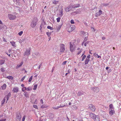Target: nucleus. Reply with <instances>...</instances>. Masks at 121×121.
Wrapping results in <instances>:
<instances>
[{
  "mask_svg": "<svg viewBox=\"0 0 121 121\" xmlns=\"http://www.w3.org/2000/svg\"><path fill=\"white\" fill-rule=\"evenodd\" d=\"M16 121H20L21 118V115L20 113L19 112H16Z\"/></svg>",
  "mask_w": 121,
  "mask_h": 121,
  "instance_id": "1",
  "label": "nucleus"
},
{
  "mask_svg": "<svg viewBox=\"0 0 121 121\" xmlns=\"http://www.w3.org/2000/svg\"><path fill=\"white\" fill-rule=\"evenodd\" d=\"M60 51L61 52H63L65 49V45L64 44H62L60 45Z\"/></svg>",
  "mask_w": 121,
  "mask_h": 121,
  "instance_id": "2",
  "label": "nucleus"
},
{
  "mask_svg": "<svg viewBox=\"0 0 121 121\" xmlns=\"http://www.w3.org/2000/svg\"><path fill=\"white\" fill-rule=\"evenodd\" d=\"M70 49L71 52H73L75 51V46L74 44H72L70 43Z\"/></svg>",
  "mask_w": 121,
  "mask_h": 121,
  "instance_id": "3",
  "label": "nucleus"
},
{
  "mask_svg": "<svg viewBox=\"0 0 121 121\" xmlns=\"http://www.w3.org/2000/svg\"><path fill=\"white\" fill-rule=\"evenodd\" d=\"M37 22L35 20H34L31 22L30 26L32 28L36 26Z\"/></svg>",
  "mask_w": 121,
  "mask_h": 121,
  "instance_id": "4",
  "label": "nucleus"
},
{
  "mask_svg": "<svg viewBox=\"0 0 121 121\" xmlns=\"http://www.w3.org/2000/svg\"><path fill=\"white\" fill-rule=\"evenodd\" d=\"M88 108L90 109V110L92 111H94L95 110V106L92 104H89L88 105Z\"/></svg>",
  "mask_w": 121,
  "mask_h": 121,
  "instance_id": "5",
  "label": "nucleus"
},
{
  "mask_svg": "<svg viewBox=\"0 0 121 121\" xmlns=\"http://www.w3.org/2000/svg\"><path fill=\"white\" fill-rule=\"evenodd\" d=\"M75 28V27L74 25H71L69 26V28L68 31L69 32H70L73 30Z\"/></svg>",
  "mask_w": 121,
  "mask_h": 121,
  "instance_id": "6",
  "label": "nucleus"
},
{
  "mask_svg": "<svg viewBox=\"0 0 121 121\" xmlns=\"http://www.w3.org/2000/svg\"><path fill=\"white\" fill-rule=\"evenodd\" d=\"M30 49H27L26 50V51L23 53L24 55H29L30 53Z\"/></svg>",
  "mask_w": 121,
  "mask_h": 121,
  "instance_id": "7",
  "label": "nucleus"
},
{
  "mask_svg": "<svg viewBox=\"0 0 121 121\" xmlns=\"http://www.w3.org/2000/svg\"><path fill=\"white\" fill-rule=\"evenodd\" d=\"M8 17L9 19L11 20H14L16 18V16H15L11 14H9Z\"/></svg>",
  "mask_w": 121,
  "mask_h": 121,
  "instance_id": "8",
  "label": "nucleus"
},
{
  "mask_svg": "<svg viewBox=\"0 0 121 121\" xmlns=\"http://www.w3.org/2000/svg\"><path fill=\"white\" fill-rule=\"evenodd\" d=\"M91 90L96 92H97L99 91V88L97 87H92L91 88Z\"/></svg>",
  "mask_w": 121,
  "mask_h": 121,
  "instance_id": "9",
  "label": "nucleus"
},
{
  "mask_svg": "<svg viewBox=\"0 0 121 121\" xmlns=\"http://www.w3.org/2000/svg\"><path fill=\"white\" fill-rule=\"evenodd\" d=\"M97 116L94 113H91L90 115V117L93 120L94 118H95V117H96V116Z\"/></svg>",
  "mask_w": 121,
  "mask_h": 121,
  "instance_id": "10",
  "label": "nucleus"
},
{
  "mask_svg": "<svg viewBox=\"0 0 121 121\" xmlns=\"http://www.w3.org/2000/svg\"><path fill=\"white\" fill-rule=\"evenodd\" d=\"M102 12L101 10H100L98 12L96 13L95 14V17H97L98 16H100L102 14Z\"/></svg>",
  "mask_w": 121,
  "mask_h": 121,
  "instance_id": "11",
  "label": "nucleus"
},
{
  "mask_svg": "<svg viewBox=\"0 0 121 121\" xmlns=\"http://www.w3.org/2000/svg\"><path fill=\"white\" fill-rule=\"evenodd\" d=\"M18 91V88L17 87H14L12 90L13 92L17 93Z\"/></svg>",
  "mask_w": 121,
  "mask_h": 121,
  "instance_id": "12",
  "label": "nucleus"
},
{
  "mask_svg": "<svg viewBox=\"0 0 121 121\" xmlns=\"http://www.w3.org/2000/svg\"><path fill=\"white\" fill-rule=\"evenodd\" d=\"M85 93L80 91L78 92L77 94L78 96H81L82 95H85Z\"/></svg>",
  "mask_w": 121,
  "mask_h": 121,
  "instance_id": "13",
  "label": "nucleus"
},
{
  "mask_svg": "<svg viewBox=\"0 0 121 121\" xmlns=\"http://www.w3.org/2000/svg\"><path fill=\"white\" fill-rule=\"evenodd\" d=\"M81 33L84 36H85H85L86 37V38L87 37L88 35V33L87 32H85L84 31H81Z\"/></svg>",
  "mask_w": 121,
  "mask_h": 121,
  "instance_id": "14",
  "label": "nucleus"
},
{
  "mask_svg": "<svg viewBox=\"0 0 121 121\" xmlns=\"http://www.w3.org/2000/svg\"><path fill=\"white\" fill-rule=\"evenodd\" d=\"M93 120L94 121H100V118L99 116L97 115L95 117Z\"/></svg>",
  "mask_w": 121,
  "mask_h": 121,
  "instance_id": "15",
  "label": "nucleus"
},
{
  "mask_svg": "<svg viewBox=\"0 0 121 121\" xmlns=\"http://www.w3.org/2000/svg\"><path fill=\"white\" fill-rule=\"evenodd\" d=\"M110 110V111L109 112V114L111 116L115 113V112L112 109H111V110Z\"/></svg>",
  "mask_w": 121,
  "mask_h": 121,
  "instance_id": "16",
  "label": "nucleus"
},
{
  "mask_svg": "<svg viewBox=\"0 0 121 121\" xmlns=\"http://www.w3.org/2000/svg\"><path fill=\"white\" fill-rule=\"evenodd\" d=\"M80 6V4H74L72 6V8H77L79 7Z\"/></svg>",
  "mask_w": 121,
  "mask_h": 121,
  "instance_id": "17",
  "label": "nucleus"
},
{
  "mask_svg": "<svg viewBox=\"0 0 121 121\" xmlns=\"http://www.w3.org/2000/svg\"><path fill=\"white\" fill-rule=\"evenodd\" d=\"M71 7L69 6L66 7L65 9V11L67 12H69L71 10Z\"/></svg>",
  "mask_w": 121,
  "mask_h": 121,
  "instance_id": "18",
  "label": "nucleus"
},
{
  "mask_svg": "<svg viewBox=\"0 0 121 121\" xmlns=\"http://www.w3.org/2000/svg\"><path fill=\"white\" fill-rule=\"evenodd\" d=\"M11 94L10 93H9L8 94L6 98V102L7 103L8 100L9 98L11 96Z\"/></svg>",
  "mask_w": 121,
  "mask_h": 121,
  "instance_id": "19",
  "label": "nucleus"
},
{
  "mask_svg": "<svg viewBox=\"0 0 121 121\" xmlns=\"http://www.w3.org/2000/svg\"><path fill=\"white\" fill-rule=\"evenodd\" d=\"M6 85L5 84H4L1 86L2 89L3 90H5L6 88Z\"/></svg>",
  "mask_w": 121,
  "mask_h": 121,
  "instance_id": "20",
  "label": "nucleus"
},
{
  "mask_svg": "<svg viewBox=\"0 0 121 121\" xmlns=\"http://www.w3.org/2000/svg\"><path fill=\"white\" fill-rule=\"evenodd\" d=\"M109 4L108 3H102L101 4V6L102 7H106Z\"/></svg>",
  "mask_w": 121,
  "mask_h": 121,
  "instance_id": "21",
  "label": "nucleus"
},
{
  "mask_svg": "<svg viewBox=\"0 0 121 121\" xmlns=\"http://www.w3.org/2000/svg\"><path fill=\"white\" fill-rule=\"evenodd\" d=\"M89 60V59H87V58H86L85 62V65H86L87 64Z\"/></svg>",
  "mask_w": 121,
  "mask_h": 121,
  "instance_id": "22",
  "label": "nucleus"
},
{
  "mask_svg": "<svg viewBox=\"0 0 121 121\" xmlns=\"http://www.w3.org/2000/svg\"><path fill=\"white\" fill-rule=\"evenodd\" d=\"M6 99L5 97L3 99V100L1 101V104H2V105H3L4 104L5 102V101Z\"/></svg>",
  "mask_w": 121,
  "mask_h": 121,
  "instance_id": "23",
  "label": "nucleus"
},
{
  "mask_svg": "<svg viewBox=\"0 0 121 121\" xmlns=\"http://www.w3.org/2000/svg\"><path fill=\"white\" fill-rule=\"evenodd\" d=\"M63 11L62 9L61 10H60L59 12V14L61 16H62L63 14Z\"/></svg>",
  "mask_w": 121,
  "mask_h": 121,
  "instance_id": "24",
  "label": "nucleus"
},
{
  "mask_svg": "<svg viewBox=\"0 0 121 121\" xmlns=\"http://www.w3.org/2000/svg\"><path fill=\"white\" fill-rule=\"evenodd\" d=\"M109 110H111V109H113L114 108L113 107V105L112 104H111L109 105Z\"/></svg>",
  "mask_w": 121,
  "mask_h": 121,
  "instance_id": "25",
  "label": "nucleus"
},
{
  "mask_svg": "<svg viewBox=\"0 0 121 121\" xmlns=\"http://www.w3.org/2000/svg\"><path fill=\"white\" fill-rule=\"evenodd\" d=\"M10 43L12 45L13 47H16L15 44V42L13 41H11Z\"/></svg>",
  "mask_w": 121,
  "mask_h": 121,
  "instance_id": "26",
  "label": "nucleus"
},
{
  "mask_svg": "<svg viewBox=\"0 0 121 121\" xmlns=\"http://www.w3.org/2000/svg\"><path fill=\"white\" fill-rule=\"evenodd\" d=\"M24 93H25L24 94L25 96L27 98L29 97V94L27 92H24Z\"/></svg>",
  "mask_w": 121,
  "mask_h": 121,
  "instance_id": "27",
  "label": "nucleus"
},
{
  "mask_svg": "<svg viewBox=\"0 0 121 121\" xmlns=\"http://www.w3.org/2000/svg\"><path fill=\"white\" fill-rule=\"evenodd\" d=\"M6 78L9 79H11V80H13V77L11 76H7Z\"/></svg>",
  "mask_w": 121,
  "mask_h": 121,
  "instance_id": "28",
  "label": "nucleus"
},
{
  "mask_svg": "<svg viewBox=\"0 0 121 121\" xmlns=\"http://www.w3.org/2000/svg\"><path fill=\"white\" fill-rule=\"evenodd\" d=\"M38 86V84H36L34 86V88L33 89L34 90H36L37 87Z\"/></svg>",
  "mask_w": 121,
  "mask_h": 121,
  "instance_id": "29",
  "label": "nucleus"
},
{
  "mask_svg": "<svg viewBox=\"0 0 121 121\" xmlns=\"http://www.w3.org/2000/svg\"><path fill=\"white\" fill-rule=\"evenodd\" d=\"M52 108L54 109H57L59 108H60V107H59V106H57L56 107H53Z\"/></svg>",
  "mask_w": 121,
  "mask_h": 121,
  "instance_id": "30",
  "label": "nucleus"
},
{
  "mask_svg": "<svg viewBox=\"0 0 121 121\" xmlns=\"http://www.w3.org/2000/svg\"><path fill=\"white\" fill-rule=\"evenodd\" d=\"M16 4L17 5H20V2H19V0H16Z\"/></svg>",
  "mask_w": 121,
  "mask_h": 121,
  "instance_id": "31",
  "label": "nucleus"
},
{
  "mask_svg": "<svg viewBox=\"0 0 121 121\" xmlns=\"http://www.w3.org/2000/svg\"><path fill=\"white\" fill-rule=\"evenodd\" d=\"M22 64H23V63L22 62L20 64V65H17V66L16 67V68H17L19 67H21L22 66Z\"/></svg>",
  "mask_w": 121,
  "mask_h": 121,
  "instance_id": "32",
  "label": "nucleus"
},
{
  "mask_svg": "<svg viewBox=\"0 0 121 121\" xmlns=\"http://www.w3.org/2000/svg\"><path fill=\"white\" fill-rule=\"evenodd\" d=\"M32 89V88L31 87L29 86L27 88V90L28 91H29L31 90Z\"/></svg>",
  "mask_w": 121,
  "mask_h": 121,
  "instance_id": "33",
  "label": "nucleus"
},
{
  "mask_svg": "<svg viewBox=\"0 0 121 121\" xmlns=\"http://www.w3.org/2000/svg\"><path fill=\"white\" fill-rule=\"evenodd\" d=\"M47 28L48 29H50L51 30H53V28L50 26H48L47 27Z\"/></svg>",
  "mask_w": 121,
  "mask_h": 121,
  "instance_id": "34",
  "label": "nucleus"
},
{
  "mask_svg": "<svg viewBox=\"0 0 121 121\" xmlns=\"http://www.w3.org/2000/svg\"><path fill=\"white\" fill-rule=\"evenodd\" d=\"M58 2H59L58 1H56V0H54L52 2V3L53 4H56L58 3Z\"/></svg>",
  "mask_w": 121,
  "mask_h": 121,
  "instance_id": "35",
  "label": "nucleus"
},
{
  "mask_svg": "<svg viewBox=\"0 0 121 121\" xmlns=\"http://www.w3.org/2000/svg\"><path fill=\"white\" fill-rule=\"evenodd\" d=\"M51 32H46V34L48 37L50 36L51 35Z\"/></svg>",
  "mask_w": 121,
  "mask_h": 121,
  "instance_id": "36",
  "label": "nucleus"
},
{
  "mask_svg": "<svg viewBox=\"0 0 121 121\" xmlns=\"http://www.w3.org/2000/svg\"><path fill=\"white\" fill-rule=\"evenodd\" d=\"M61 26H59L58 27H57V31H58L60 30V28H61Z\"/></svg>",
  "mask_w": 121,
  "mask_h": 121,
  "instance_id": "37",
  "label": "nucleus"
},
{
  "mask_svg": "<svg viewBox=\"0 0 121 121\" xmlns=\"http://www.w3.org/2000/svg\"><path fill=\"white\" fill-rule=\"evenodd\" d=\"M86 57V56L85 55H84L82 57V60L81 61H83L85 59Z\"/></svg>",
  "mask_w": 121,
  "mask_h": 121,
  "instance_id": "38",
  "label": "nucleus"
},
{
  "mask_svg": "<svg viewBox=\"0 0 121 121\" xmlns=\"http://www.w3.org/2000/svg\"><path fill=\"white\" fill-rule=\"evenodd\" d=\"M56 20L57 22H60V17H58L56 18Z\"/></svg>",
  "mask_w": 121,
  "mask_h": 121,
  "instance_id": "39",
  "label": "nucleus"
},
{
  "mask_svg": "<svg viewBox=\"0 0 121 121\" xmlns=\"http://www.w3.org/2000/svg\"><path fill=\"white\" fill-rule=\"evenodd\" d=\"M32 77H33V76H31L30 77V78L29 80V81H28L29 82H30L32 80Z\"/></svg>",
  "mask_w": 121,
  "mask_h": 121,
  "instance_id": "40",
  "label": "nucleus"
},
{
  "mask_svg": "<svg viewBox=\"0 0 121 121\" xmlns=\"http://www.w3.org/2000/svg\"><path fill=\"white\" fill-rule=\"evenodd\" d=\"M23 32L22 31H21L18 34L19 35L21 36Z\"/></svg>",
  "mask_w": 121,
  "mask_h": 121,
  "instance_id": "41",
  "label": "nucleus"
},
{
  "mask_svg": "<svg viewBox=\"0 0 121 121\" xmlns=\"http://www.w3.org/2000/svg\"><path fill=\"white\" fill-rule=\"evenodd\" d=\"M26 76H24L21 79V81H23V80H24V79L25 78Z\"/></svg>",
  "mask_w": 121,
  "mask_h": 121,
  "instance_id": "42",
  "label": "nucleus"
},
{
  "mask_svg": "<svg viewBox=\"0 0 121 121\" xmlns=\"http://www.w3.org/2000/svg\"><path fill=\"white\" fill-rule=\"evenodd\" d=\"M89 42L87 41L84 44V45L85 46H86V44H88L89 43Z\"/></svg>",
  "mask_w": 121,
  "mask_h": 121,
  "instance_id": "43",
  "label": "nucleus"
},
{
  "mask_svg": "<svg viewBox=\"0 0 121 121\" xmlns=\"http://www.w3.org/2000/svg\"><path fill=\"white\" fill-rule=\"evenodd\" d=\"M87 40V39L86 38V37L85 36V38L84 40L83 41V43H84Z\"/></svg>",
  "mask_w": 121,
  "mask_h": 121,
  "instance_id": "44",
  "label": "nucleus"
},
{
  "mask_svg": "<svg viewBox=\"0 0 121 121\" xmlns=\"http://www.w3.org/2000/svg\"><path fill=\"white\" fill-rule=\"evenodd\" d=\"M1 71L2 72H4L5 71V70L3 68H2L0 69Z\"/></svg>",
  "mask_w": 121,
  "mask_h": 121,
  "instance_id": "45",
  "label": "nucleus"
},
{
  "mask_svg": "<svg viewBox=\"0 0 121 121\" xmlns=\"http://www.w3.org/2000/svg\"><path fill=\"white\" fill-rule=\"evenodd\" d=\"M71 23L72 24H73L74 23V20H71L70 21Z\"/></svg>",
  "mask_w": 121,
  "mask_h": 121,
  "instance_id": "46",
  "label": "nucleus"
},
{
  "mask_svg": "<svg viewBox=\"0 0 121 121\" xmlns=\"http://www.w3.org/2000/svg\"><path fill=\"white\" fill-rule=\"evenodd\" d=\"M41 108H46L47 107L46 106H45L44 105H42V106H41Z\"/></svg>",
  "mask_w": 121,
  "mask_h": 121,
  "instance_id": "47",
  "label": "nucleus"
},
{
  "mask_svg": "<svg viewBox=\"0 0 121 121\" xmlns=\"http://www.w3.org/2000/svg\"><path fill=\"white\" fill-rule=\"evenodd\" d=\"M67 61H64L62 64L63 65H65Z\"/></svg>",
  "mask_w": 121,
  "mask_h": 121,
  "instance_id": "48",
  "label": "nucleus"
},
{
  "mask_svg": "<svg viewBox=\"0 0 121 121\" xmlns=\"http://www.w3.org/2000/svg\"><path fill=\"white\" fill-rule=\"evenodd\" d=\"M26 117L25 116H24L23 117L22 119V121H24Z\"/></svg>",
  "mask_w": 121,
  "mask_h": 121,
  "instance_id": "49",
  "label": "nucleus"
},
{
  "mask_svg": "<svg viewBox=\"0 0 121 121\" xmlns=\"http://www.w3.org/2000/svg\"><path fill=\"white\" fill-rule=\"evenodd\" d=\"M90 55H89L87 56V57L86 58H87V59H89L90 57Z\"/></svg>",
  "mask_w": 121,
  "mask_h": 121,
  "instance_id": "50",
  "label": "nucleus"
},
{
  "mask_svg": "<svg viewBox=\"0 0 121 121\" xmlns=\"http://www.w3.org/2000/svg\"><path fill=\"white\" fill-rule=\"evenodd\" d=\"M33 107H34V108H37V106L36 105H33Z\"/></svg>",
  "mask_w": 121,
  "mask_h": 121,
  "instance_id": "51",
  "label": "nucleus"
},
{
  "mask_svg": "<svg viewBox=\"0 0 121 121\" xmlns=\"http://www.w3.org/2000/svg\"><path fill=\"white\" fill-rule=\"evenodd\" d=\"M3 41L5 42H7V41L4 38H3Z\"/></svg>",
  "mask_w": 121,
  "mask_h": 121,
  "instance_id": "52",
  "label": "nucleus"
},
{
  "mask_svg": "<svg viewBox=\"0 0 121 121\" xmlns=\"http://www.w3.org/2000/svg\"><path fill=\"white\" fill-rule=\"evenodd\" d=\"M5 120H6L5 119H3L0 120V121H5Z\"/></svg>",
  "mask_w": 121,
  "mask_h": 121,
  "instance_id": "53",
  "label": "nucleus"
},
{
  "mask_svg": "<svg viewBox=\"0 0 121 121\" xmlns=\"http://www.w3.org/2000/svg\"><path fill=\"white\" fill-rule=\"evenodd\" d=\"M43 27L42 26V25L41 24L40 27V30H41V29Z\"/></svg>",
  "mask_w": 121,
  "mask_h": 121,
  "instance_id": "54",
  "label": "nucleus"
},
{
  "mask_svg": "<svg viewBox=\"0 0 121 121\" xmlns=\"http://www.w3.org/2000/svg\"><path fill=\"white\" fill-rule=\"evenodd\" d=\"M65 106H63L61 105V104L60 106H59V107H60V108H62L63 107H64Z\"/></svg>",
  "mask_w": 121,
  "mask_h": 121,
  "instance_id": "55",
  "label": "nucleus"
},
{
  "mask_svg": "<svg viewBox=\"0 0 121 121\" xmlns=\"http://www.w3.org/2000/svg\"><path fill=\"white\" fill-rule=\"evenodd\" d=\"M41 65H42V64H40L39 65V67H38V69H39L40 68V67H41Z\"/></svg>",
  "mask_w": 121,
  "mask_h": 121,
  "instance_id": "56",
  "label": "nucleus"
},
{
  "mask_svg": "<svg viewBox=\"0 0 121 121\" xmlns=\"http://www.w3.org/2000/svg\"><path fill=\"white\" fill-rule=\"evenodd\" d=\"M102 39L103 40H104L105 39V38L104 37H102Z\"/></svg>",
  "mask_w": 121,
  "mask_h": 121,
  "instance_id": "57",
  "label": "nucleus"
},
{
  "mask_svg": "<svg viewBox=\"0 0 121 121\" xmlns=\"http://www.w3.org/2000/svg\"><path fill=\"white\" fill-rule=\"evenodd\" d=\"M81 52V51H78L77 53V54L79 55L80 53Z\"/></svg>",
  "mask_w": 121,
  "mask_h": 121,
  "instance_id": "58",
  "label": "nucleus"
},
{
  "mask_svg": "<svg viewBox=\"0 0 121 121\" xmlns=\"http://www.w3.org/2000/svg\"><path fill=\"white\" fill-rule=\"evenodd\" d=\"M16 7H17V8H18V10L19 11H20V8L19 7H17V6H16Z\"/></svg>",
  "mask_w": 121,
  "mask_h": 121,
  "instance_id": "59",
  "label": "nucleus"
},
{
  "mask_svg": "<svg viewBox=\"0 0 121 121\" xmlns=\"http://www.w3.org/2000/svg\"><path fill=\"white\" fill-rule=\"evenodd\" d=\"M97 57L98 58H101V56H99L98 55V54L97 55Z\"/></svg>",
  "mask_w": 121,
  "mask_h": 121,
  "instance_id": "60",
  "label": "nucleus"
},
{
  "mask_svg": "<svg viewBox=\"0 0 121 121\" xmlns=\"http://www.w3.org/2000/svg\"><path fill=\"white\" fill-rule=\"evenodd\" d=\"M23 88H25V90H27V88H26V87H23Z\"/></svg>",
  "mask_w": 121,
  "mask_h": 121,
  "instance_id": "61",
  "label": "nucleus"
},
{
  "mask_svg": "<svg viewBox=\"0 0 121 121\" xmlns=\"http://www.w3.org/2000/svg\"><path fill=\"white\" fill-rule=\"evenodd\" d=\"M25 40V39H22L21 40V42H23V41H24Z\"/></svg>",
  "mask_w": 121,
  "mask_h": 121,
  "instance_id": "62",
  "label": "nucleus"
},
{
  "mask_svg": "<svg viewBox=\"0 0 121 121\" xmlns=\"http://www.w3.org/2000/svg\"><path fill=\"white\" fill-rule=\"evenodd\" d=\"M108 72H110L111 71V69H109L108 70Z\"/></svg>",
  "mask_w": 121,
  "mask_h": 121,
  "instance_id": "63",
  "label": "nucleus"
},
{
  "mask_svg": "<svg viewBox=\"0 0 121 121\" xmlns=\"http://www.w3.org/2000/svg\"><path fill=\"white\" fill-rule=\"evenodd\" d=\"M109 68V67H106V70H108Z\"/></svg>",
  "mask_w": 121,
  "mask_h": 121,
  "instance_id": "64",
  "label": "nucleus"
}]
</instances>
